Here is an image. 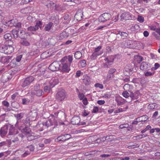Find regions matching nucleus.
<instances>
[{
	"label": "nucleus",
	"instance_id": "1",
	"mask_svg": "<svg viewBox=\"0 0 160 160\" xmlns=\"http://www.w3.org/2000/svg\"><path fill=\"white\" fill-rule=\"evenodd\" d=\"M73 57L72 55L65 56L61 60V70L62 72H68L70 70V66L73 60Z\"/></svg>",
	"mask_w": 160,
	"mask_h": 160
},
{
	"label": "nucleus",
	"instance_id": "2",
	"mask_svg": "<svg viewBox=\"0 0 160 160\" xmlns=\"http://www.w3.org/2000/svg\"><path fill=\"white\" fill-rule=\"evenodd\" d=\"M57 118H55L53 115L51 116L48 120L45 122H43L42 124H40V126H45L46 128L51 126H54V127L57 126L58 125V123L57 121Z\"/></svg>",
	"mask_w": 160,
	"mask_h": 160
},
{
	"label": "nucleus",
	"instance_id": "3",
	"mask_svg": "<svg viewBox=\"0 0 160 160\" xmlns=\"http://www.w3.org/2000/svg\"><path fill=\"white\" fill-rule=\"evenodd\" d=\"M14 51L13 47L9 45L0 44V52L6 54H9Z\"/></svg>",
	"mask_w": 160,
	"mask_h": 160
},
{
	"label": "nucleus",
	"instance_id": "4",
	"mask_svg": "<svg viewBox=\"0 0 160 160\" xmlns=\"http://www.w3.org/2000/svg\"><path fill=\"white\" fill-rule=\"evenodd\" d=\"M116 71V69L114 68L110 69L108 71L106 77L104 78L103 82V83L108 84L110 81L112 80L114 77L113 73Z\"/></svg>",
	"mask_w": 160,
	"mask_h": 160
},
{
	"label": "nucleus",
	"instance_id": "5",
	"mask_svg": "<svg viewBox=\"0 0 160 160\" xmlns=\"http://www.w3.org/2000/svg\"><path fill=\"white\" fill-rule=\"evenodd\" d=\"M66 96V93L63 90L58 91L56 95V98L59 102L63 101Z\"/></svg>",
	"mask_w": 160,
	"mask_h": 160
},
{
	"label": "nucleus",
	"instance_id": "6",
	"mask_svg": "<svg viewBox=\"0 0 160 160\" xmlns=\"http://www.w3.org/2000/svg\"><path fill=\"white\" fill-rule=\"evenodd\" d=\"M15 126L17 127L19 130H21L22 133H25L27 135H31L32 133L30 128L26 126L24 128L22 129V126L19 127L18 122L15 124Z\"/></svg>",
	"mask_w": 160,
	"mask_h": 160
},
{
	"label": "nucleus",
	"instance_id": "7",
	"mask_svg": "<svg viewBox=\"0 0 160 160\" xmlns=\"http://www.w3.org/2000/svg\"><path fill=\"white\" fill-rule=\"evenodd\" d=\"M101 48L102 47L101 46H99L95 49L94 52L92 53L91 56L92 59H95L98 56L101 55L102 53V52L100 51Z\"/></svg>",
	"mask_w": 160,
	"mask_h": 160
},
{
	"label": "nucleus",
	"instance_id": "8",
	"mask_svg": "<svg viewBox=\"0 0 160 160\" xmlns=\"http://www.w3.org/2000/svg\"><path fill=\"white\" fill-rule=\"evenodd\" d=\"M111 17L110 14L108 13H105L99 16L98 18V21L100 22H103L109 20Z\"/></svg>",
	"mask_w": 160,
	"mask_h": 160
},
{
	"label": "nucleus",
	"instance_id": "9",
	"mask_svg": "<svg viewBox=\"0 0 160 160\" xmlns=\"http://www.w3.org/2000/svg\"><path fill=\"white\" fill-rule=\"evenodd\" d=\"M71 138V136L70 134H66L58 136L55 139V141L57 142L60 141L65 142Z\"/></svg>",
	"mask_w": 160,
	"mask_h": 160
},
{
	"label": "nucleus",
	"instance_id": "10",
	"mask_svg": "<svg viewBox=\"0 0 160 160\" xmlns=\"http://www.w3.org/2000/svg\"><path fill=\"white\" fill-rule=\"evenodd\" d=\"M122 20L132 19L134 18V16L131 13L128 12L123 13L120 16Z\"/></svg>",
	"mask_w": 160,
	"mask_h": 160
},
{
	"label": "nucleus",
	"instance_id": "11",
	"mask_svg": "<svg viewBox=\"0 0 160 160\" xmlns=\"http://www.w3.org/2000/svg\"><path fill=\"white\" fill-rule=\"evenodd\" d=\"M8 130V126L5 125L0 129V136L2 138L5 137L7 134Z\"/></svg>",
	"mask_w": 160,
	"mask_h": 160
},
{
	"label": "nucleus",
	"instance_id": "12",
	"mask_svg": "<svg viewBox=\"0 0 160 160\" xmlns=\"http://www.w3.org/2000/svg\"><path fill=\"white\" fill-rule=\"evenodd\" d=\"M59 66L58 62H54L49 65V69L51 71H55L58 70Z\"/></svg>",
	"mask_w": 160,
	"mask_h": 160
},
{
	"label": "nucleus",
	"instance_id": "13",
	"mask_svg": "<svg viewBox=\"0 0 160 160\" xmlns=\"http://www.w3.org/2000/svg\"><path fill=\"white\" fill-rule=\"evenodd\" d=\"M32 93L36 95L37 96H41L42 95L43 92L42 90L40 89V86L37 85L34 86V90Z\"/></svg>",
	"mask_w": 160,
	"mask_h": 160
},
{
	"label": "nucleus",
	"instance_id": "14",
	"mask_svg": "<svg viewBox=\"0 0 160 160\" xmlns=\"http://www.w3.org/2000/svg\"><path fill=\"white\" fill-rule=\"evenodd\" d=\"M34 79V78L32 76H30L27 78L24 81L22 84L23 87L29 85Z\"/></svg>",
	"mask_w": 160,
	"mask_h": 160
},
{
	"label": "nucleus",
	"instance_id": "15",
	"mask_svg": "<svg viewBox=\"0 0 160 160\" xmlns=\"http://www.w3.org/2000/svg\"><path fill=\"white\" fill-rule=\"evenodd\" d=\"M18 132L17 129H16L13 126H11L9 127L8 135L15 136L17 134Z\"/></svg>",
	"mask_w": 160,
	"mask_h": 160
},
{
	"label": "nucleus",
	"instance_id": "16",
	"mask_svg": "<svg viewBox=\"0 0 160 160\" xmlns=\"http://www.w3.org/2000/svg\"><path fill=\"white\" fill-rule=\"evenodd\" d=\"M150 68V64L146 62H142L140 66V68L142 70H148Z\"/></svg>",
	"mask_w": 160,
	"mask_h": 160
},
{
	"label": "nucleus",
	"instance_id": "17",
	"mask_svg": "<svg viewBox=\"0 0 160 160\" xmlns=\"http://www.w3.org/2000/svg\"><path fill=\"white\" fill-rule=\"evenodd\" d=\"M83 12L81 10H78L75 15V18L78 21L81 20L83 17Z\"/></svg>",
	"mask_w": 160,
	"mask_h": 160
},
{
	"label": "nucleus",
	"instance_id": "18",
	"mask_svg": "<svg viewBox=\"0 0 160 160\" xmlns=\"http://www.w3.org/2000/svg\"><path fill=\"white\" fill-rule=\"evenodd\" d=\"M80 117L78 116H75L72 118L71 123L72 124L78 125L80 124Z\"/></svg>",
	"mask_w": 160,
	"mask_h": 160
},
{
	"label": "nucleus",
	"instance_id": "19",
	"mask_svg": "<svg viewBox=\"0 0 160 160\" xmlns=\"http://www.w3.org/2000/svg\"><path fill=\"white\" fill-rule=\"evenodd\" d=\"M83 82L86 85H88L91 83V78L87 75H84L82 79Z\"/></svg>",
	"mask_w": 160,
	"mask_h": 160
},
{
	"label": "nucleus",
	"instance_id": "20",
	"mask_svg": "<svg viewBox=\"0 0 160 160\" xmlns=\"http://www.w3.org/2000/svg\"><path fill=\"white\" fill-rule=\"evenodd\" d=\"M38 114V110L37 109H34L30 112L29 115L32 120H34L37 117Z\"/></svg>",
	"mask_w": 160,
	"mask_h": 160
},
{
	"label": "nucleus",
	"instance_id": "21",
	"mask_svg": "<svg viewBox=\"0 0 160 160\" xmlns=\"http://www.w3.org/2000/svg\"><path fill=\"white\" fill-rule=\"evenodd\" d=\"M17 20L16 19H12L8 22L9 23H12V25H11V26H14L18 28H20L21 26V23L20 22H18L17 23H15V22H17Z\"/></svg>",
	"mask_w": 160,
	"mask_h": 160
},
{
	"label": "nucleus",
	"instance_id": "22",
	"mask_svg": "<svg viewBox=\"0 0 160 160\" xmlns=\"http://www.w3.org/2000/svg\"><path fill=\"white\" fill-rule=\"evenodd\" d=\"M139 95V92L138 91H137L133 93L132 92H130V98H131L132 100H136L138 98V96Z\"/></svg>",
	"mask_w": 160,
	"mask_h": 160
},
{
	"label": "nucleus",
	"instance_id": "23",
	"mask_svg": "<svg viewBox=\"0 0 160 160\" xmlns=\"http://www.w3.org/2000/svg\"><path fill=\"white\" fill-rule=\"evenodd\" d=\"M32 11V8L30 7H28L22 9L21 10V12L22 14L28 13Z\"/></svg>",
	"mask_w": 160,
	"mask_h": 160
},
{
	"label": "nucleus",
	"instance_id": "24",
	"mask_svg": "<svg viewBox=\"0 0 160 160\" xmlns=\"http://www.w3.org/2000/svg\"><path fill=\"white\" fill-rule=\"evenodd\" d=\"M2 104L3 106L7 108L4 109L5 111L8 112L12 110V109L11 108H8L9 107V103L7 101L4 100L2 102Z\"/></svg>",
	"mask_w": 160,
	"mask_h": 160
},
{
	"label": "nucleus",
	"instance_id": "25",
	"mask_svg": "<svg viewBox=\"0 0 160 160\" xmlns=\"http://www.w3.org/2000/svg\"><path fill=\"white\" fill-rule=\"evenodd\" d=\"M18 137L21 138V140H22L23 138L24 137L23 134L22 133L18 135V136L15 137L13 139L12 141V142L15 143H17L18 144V142H19V139Z\"/></svg>",
	"mask_w": 160,
	"mask_h": 160
},
{
	"label": "nucleus",
	"instance_id": "26",
	"mask_svg": "<svg viewBox=\"0 0 160 160\" xmlns=\"http://www.w3.org/2000/svg\"><path fill=\"white\" fill-rule=\"evenodd\" d=\"M59 82V80L57 78H52L50 82V84L52 88L55 85Z\"/></svg>",
	"mask_w": 160,
	"mask_h": 160
},
{
	"label": "nucleus",
	"instance_id": "27",
	"mask_svg": "<svg viewBox=\"0 0 160 160\" xmlns=\"http://www.w3.org/2000/svg\"><path fill=\"white\" fill-rule=\"evenodd\" d=\"M53 26V24L52 22H49L46 24L44 28V30L46 31H49Z\"/></svg>",
	"mask_w": 160,
	"mask_h": 160
},
{
	"label": "nucleus",
	"instance_id": "28",
	"mask_svg": "<svg viewBox=\"0 0 160 160\" xmlns=\"http://www.w3.org/2000/svg\"><path fill=\"white\" fill-rule=\"evenodd\" d=\"M68 36V34L66 32H63L61 33L59 35V39L61 40L64 38H67Z\"/></svg>",
	"mask_w": 160,
	"mask_h": 160
},
{
	"label": "nucleus",
	"instance_id": "29",
	"mask_svg": "<svg viewBox=\"0 0 160 160\" xmlns=\"http://www.w3.org/2000/svg\"><path fill=\"white\" fill-rule=\"evenodd\" d=\"M148 119V117L147 115L142 116L137 118V120L139 122H145Z\"/></svg>",
	"mask_w": 160,
	"mask_h": 160
},
{
	"label": "nucleus",
	"instance_id": "30",
	"mask_svg": "<svg viewBox=\"0 0 160 160\" xmlns=\"http://www.w3.org/2000/svg\"><path fill=\"white\" fill-rule=\"evenodd\" d=\"M117 35H120L122 38L124 39L126 38L128 36V34L126 32H119L117 34Z\"/></svg>",
	"mask_w": 160,
	"mask_h": 160
},
{
	"label": "nucleus",
	"instance_id": "31",
	"mask_svg": "<svg viewBox=\"0 0 160 160\" xmlns=\"http://www.w3.org/2000/svg\"><path fill=\"white\" fill-rule=\"evenodd\" d=\"M1 58L0 62L2 63H7L9 62V58L8 57H3Z\"/></svg>",
	"mask_w": 160,
	"mask_h": 160
},
{
	"label": "nucleus",
	"instance_id": "32",
	"mask_svg": "<svg viewBox=\"0 0 160 160\" xmlns=\"http://www.w3.org/2000/svg\"><path fill=\"white\" fill-rule=\"evenodd\" d=\"M4 38L7 41H8L11 40L12 36L11 34L8 33L4 35Z\"/></svg>",
	"mask_w": 160,
	"mask_h": 160
},
{
	"label": "nucleus",
	"instance_id": "33",
	"mask_svg": "<svg viewBox=\"0 0 160 160\" xmlns=\"http://www.w3.org/2000/svg\"><path fill=\"white\" fill-rule=\"evenodd\" d=\"M104 60L107 62V63L108 64L111 65L114 61V58L112 57H108V58H105Z\"/></svg>",
	"mask_w": 160,
	"mask_h": 160
},
{
	"label": "nucleus",
	"instance_id": "34",
	"mask_svg": "<svg viewBox=\"0 0 160 160\" xmlns=\"http://www.w3.org/2000/svg\"><path fill=\"white\" fill-rule=\"evenodd\" d=\"M82 56V53L79 51L76 52L74 54V57L77 59H79Z\"/></svg>",
	"mask_w": 160,
	"mask_h": 160
},
{
	"label": "nucleus",
	"instance_id": "35",
	"mask_svg": "<svg viewBox=\"0 0 160 160\" xmlns=\"http://www.w3.org/2000/svg\"><path fill=\"white\" fill-rule=\"evenodd\" d=\"M42 22L41 21H36V25H35L36 28H37V30L39 28H41L42 25Z\"/></svg>",
	"mask_w": 160,
	"mask_h": 160
},
{
	"label": "nucleus",
	"instance_id": "36",
	"mask_svg": "<svg viewBox=\"0 0 160 160\" xmlns=\"http://www.w3.org/2000/svg\"><path fill=\"white\" fill-rule=\"evenodd\" d=\"M157 105L155 103L150 104L148 106V108L149 109H153L157 107Z\"/></svg>",
	"mask_w": 160,
	"mask_h": 160
},
{
	"label": "nucleus",
	"instance_id": "37",
	"mask_svg": "<svg viewBox=\"0 0 160 160\" xmlns=\"http://www.w3.org/2000/svg\"><path fill=\"white\" fill-rule=\"evenodd\" d=\"M20 43L23 45L28 46L29 45V43L25 39H22L20 41Z\"/></svg>",
	"mask_w": 160,
	"mask_h": 160
},
{
	"label": "nucleus",
	"instance_id": "38",
	"mask_svg": "<svg viewBox=\"0 0 160 160\" xmlns=\"http://www.w3.org/2000/svg\"><path fill=\"white\" fill-rule=\"evenodd\" d=\"M37 28H36L35 26H30L27 28V30L28 31L31 32H35L37 29Z\"/></svg>",
	"mask_w": 160,
	"mask_h": 160
},
{
	"label": "nucleus",
	"instance_id": "39",
	"mask_svg": "<svg viewBox=\"0 0 160 160\" xmlns=\"http://www.w3.org/2000/svg\"><path fill=\"white\" fill-rule=\"evenodd\" d=\"M12 33L13 35L14 38H16L19 36V31L17 30H13L12 31Z\"/></svg>",
	"mask_w": 160,
	"mask_h": 160
},
{
	"label": "nucleus",
	"instance_id": "40",
	"mask_svg": "<svg viewBox=\"0 0 160 160\" xmlns=\"http://www.w3.org/2000/svg\"><path fill=\"white\" fill-rule=\"evenodd\" d=\"M79 66L81 68L85 67L86 65V61L84 60H82L79 62Z\"/></svg>",
	"mask_w": 160,
	"mask_h": 160
},
{
	"label": "nucleus",
	"instance_id": "41",
	"mask_svg": "<svg viewBox=\"0 0 160 160\" xmlns=\"http://www.w3.org/2000/svg\"><path fill=\"white\" fill-rule=\"evenodd\" d=\"M11 105L12 107L17 109L19 108V103L16 102H12L11 103Z\"/></svg>",
	"mask_w": 160,
	"mask_h": 160
},
{
	"label": "nucleus",
	"instance_id": "42",
	"mask_svg": "<svg viewBox=\"0 0 160 160\" xmlns=\"http://www.w3.org/2000/svg\"><path fill=\"white\" fill-rule=\"evenodd\" d=\"M22 104L24 105H28L30 102V100L28 98H24L22 99Z\"/></svg>",
	"mask_w": 160,
	"mask_h": 160
},
{
	"label": "nucleus",
	"instance_id": "43",
	"mask_svg": "<svg viewBox=\"0 0 160 160\" xmlns=\"http://www.w3.org/2000/svg\"><path fill=\"white\" fill-rule=\"evenodd\" d=\"M135 59L138 62L140 63L143 60V58L140 56H137L135 57Z\"/></svg>",
	"mask_w": 160,
	"mask_h": 160
},
{
	"label": "nucleus",
	"instance_id": "44",
	"mask_svg": "<svg viewBox=\"0 0 160 160\" xmlns=\"http://www.w3.org/2000/svg\"><path fill=\"white\" fill-rule=\"evenodd\" d=\"M139 25L137 24H135L131 27V29L132 31H135L136 30L139 29Z\"/></svg>",
	"mask_w": 160,
	"mask_h": 160
},
{
	"label": "nucleus",
	"instance_id": "45",
	"mask_svg": "<svg viewBox=\"0 0 160 160\" xmlns=\"http://www.w3.org/2000/svg\"><path fill=\"white\" fill-rule=\"evenodd\" d=\"M122 95L125 98H128L130 97V94L127 91H125L122 92Z\"/></svg>",
	"mask_w": 160,
	"mask_h": 160
},
{
	"label": "nucleus",
	"instance_id": "46",
	"mask_svg": "<svg viewBox=\"0 0 160 160\" xmlns=\"http://www.w3.org/2000/svg\"><path fill=\"white\" fill-rule=\"evenodd\" d=\"M52 87H48L47 86H46L44 87V91L47 92V93H49L50 92V91H51V88Z\"/></svg>",
	"mask_w": 160,
	"mask_h": 160
},
{
	"label": "nucleus",
	"instance_id": "47",
	"mask_svg": "<svg viewBox=\"0 0 160 160\" xmlns=\"http://www.w3.org/2000/svg\"><path fill=\"white\" fill-rule=\"evenodd\" d=\"M94 86L96 88H98L102 89L103 88V86L102 84L98 83L95 84Z\"/></svg>",
	"mask_w": 160,
	"mask_h": 160
},
{
	"label": "nucleus",
	"instance_id": "48",
	"mask_svg": "<svg viewBox=\"0 0 160 160\" xmlns=\"http://www.w3.org/2000/svg\"><path fill=\"white\" fill-rule=\"evenodd\" d=\"M137 20L140 22H143L144 21V18L142 16H138Z\"/></svg>",
	"mask_w": 160,
	"mask_h": 160
},
{
	"label": "nucleus",
	"instance_id": "49",
	"mask_svg": "<svg viewBox=\"0 0 160 160\" xmlns=\"http://www.w3.org/2000/svg\"><path fill=\"white\" fill-rule=\"evenodd\" d=\"M98 107L94 106L92 111V112L93 113H96L98 112Z\"/></svg>",
	"mask_w": 160,
	"mask_h": 160
},
{
	"label": "nucleus",
	"instance_id": "50",
	"mask_svg": "<svg viewBox=\"0 0 160 160\" xmlns=\"http://www.w3.org/2000/svg\"><path fill=\"white\" fill-rule=\"evenodd\" d=\"M19 37H20L21 38H22V36L24 35L25 34V32L22 30H19Z\"/></svg>",
	"mask_w": 160,
	"mask_h": 160
},
{
	"label": "nucleus",
	"instance_id": "51",
	"mask_svg": "<svg viewBox=\"0 0 160 160\" xmlns=\"http://www.w3.org/2000/svg\"><path fill=\"white\" fill-rule=\"evenodd\" d=\"M129 126V124L127 123H126L120 125L119 126V127L120 128L122 129L125 128H128Z\"/></svg>",
	"mask_w": 160,
	"mask_h": 160
},
{
	"label": "nucleus",
	"instance_id": "52",
	"mask_svg": "<svg viewBox=\"0 0 160 160\" xmlns=\"http://www.w3.org/2000/svg\"><path fill=\"white\" fill-rule=\"evenodd\" d=\"M154 73L148 71L145 73V75L146 77L154 75Z\"/></svg>",
	"mask_w": 160,
	"mask_h": 160
},
{
	"label": "nucleus",
	"instance_id": "53",
	"mask_svg": "<svg viewBox=\"0 0 160 160\" xmlns=\"http://www.w3.org/2000/svg\"><path fill=\"white\" fill-rule=\"evenodd\" d=\"M85 95L82 93H79L78 94V97L80 100H82L84 98Z\"/></svg>",
	"mask_w": 160,
	"mask_h": 160
},
{
	"label": "nucleus",
	"instance_id": "54",
	"mask_svg": "<svg viewBox=\"0 0 160 160\" xmlns=\"http://www.w3.org/2000/svg\"><path fill=\"white\" fill-rule=\"evenodd\" d=\"M82 72L80 70H78L77 71L75 76L76 77H78L81 75H82Z\"/></svg>",
	"mask_w": 160,
	"mask_h": 160
},
{
	"label": "nucleus",
	"instance_id": "55",
	"mask_svg": "<svg viewBox=\"0 0 160 160\" xmlns=\"http://www.w3.org/2000/svg\"><path fill=\"white\" fill-rule=\"evenodd\" d=\"M124 111L123 109L122 108H119L116 110L114 111V113H118L120 112H122Z\"/></svg>",
	"mask_w": 160,
	"mask_h": 160
},
{
	"label": "nucleus",
	"instance_id": "56",
	"mask_svg": "<svg viewBox=\"0 0 160 160\" xmlns=\"http://www.w3.org/2000/svg\"><path fill=\"white\" fill-rule=\"evenodd\" d=\"M5 114H2L0 115V121L2 122L5 120Z\"/></svg>",
	"mask_w": 160,
	"mask_h": 160
},
{
	"label": "nucleus",
	"instance_id": "57",
	"mask_svg": "<svg viewBox=\"0 0 160 160\" xmlns=\"http://www.w3.org/2000/svg\"><path fill=\"white\" fill-rule=\"evenodd\" d=\"M22 57V55H20L18 56L16 58V60L17 62H19Z\"/></svg>",
	"mask_w": 160,
	"mask_h": 160
},
{
	"label": "nucleus",
	"instance_id": "58",
	"mask_svg": "<svg viewBox=\"0 0 160 160\" xmlns=\"http://www.w3.org/2000/svg\"><path fill=\"white\" fill-rule=\"evenodd\" d=\"M82 102L83 103L84 105H87L88 103V101L87 99V98H85L82 100Z\"/></svg>",
	"mask_w": 160,
	"mask_h": 160
},
{
	"label": "nucleus",
	"instance_id": "59",
	"mask_svg": "<svg viewBox=\"0 0 160 160\" xmlns=\"http://www.w3.org/2000/svg\"><path fill=\"white\" fill-rule=\"evenodd\" d=\"M97 103L100 105H102L105 103V101L104 100H99L97 101Z\"/></svg>",
	"mask_w": 160,
	"mask_h": 160
},
{
	"label": "nucleus",
	"instance_id": "60",
	"mask_svg": "<svg viewBox=\"0 0 160 160\" xmlns=\"http://www.w3.org/2000/svg\"><path fill=\"white\" fill-rule=\"evenodd\" d=\"M27 148H28L31 151H33L34 149V146L32 145L27 146Z\"/></svg>",
	"mask_w": 160,
	"mask_h": 160
},
{
	"label": "nucleus",
	"instance_id": "61",
	"mask_svg": "<svg viewBox=\"0 0 160 160\" xmlns=\"http://www.w3.org/2000/svg\"><path fill=\"white\" fill-rule=\"evenodd\" d=\"M22 117L23 114L21 113H19L17 115L16 117L18 119H21L22 118Z\"/></svg>",
	"mask_w": 160,
	"mask_h": 160
},
{
	"label": "nucleus",
	"instance_id": "62",
	"mask_svg": "<svg viewBox=\"0 0 160 160\" xmlns=\"http://www.w3.org/2000/svg\"><path fill=\"white\" fill-rule=\"evenodd\" d=\"M149 28L151 30L155 31L156 29V26L154 25H152L149 27Z\"/></svg>",
	"mask_w": 160,
	"mask_h": 160
},
{
	"label": "nucleus",
	"instance_id": "63",
	"mask_svg": "<svg viewBox=\"0 0 160 160\" xmlns=\"http://www.w3.org/2000/svg\"><path fill=\"white\" fill-rule=\"evenodd\" d=\"M158 115V111H155L153 114L152 116V118H156V117Z\"/></svg>",
	"mask_w": 160,
	"mask_h": 160
},
{
	"label": "nucleus",
	"instance_id": "64",
	"mask_svg": "<svg viewBox=\"0 0 160 160\" xmlns=\"http://www.w3.org/2000/svg\"><path fill=\"white\" fill-rule=\"evenodd\" d=\"M89 114L87 112L86 110H84L83 112H82V115L83 116H86L88 115Z\"/></svg>",
	"mask_w": 160,
	"mask_h": 160
}]
</instances>
